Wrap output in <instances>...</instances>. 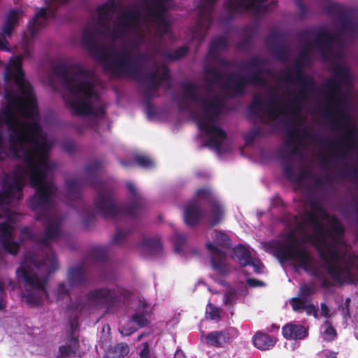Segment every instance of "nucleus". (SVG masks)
<instances>
[{"mask_svg":"<svg viewBox=\"0 0 358 358\" xmlns=\"http://www.w3.org/2000/svg\"><path fill=\"white\" fill-rule=\"evenodd\" d=\"M117 299L116 290L108 287H100L90 291L86 294L84 302L77 301L72 306L75 311L80 313L102 308H108L112 306Z\"/></svg>","mask_w":358,"mask_h":358,"instance_id":"a211bd4d","label":"nucleus"},{"mask_svg":"<svg viewBox=\"0 0 358 358\" xmlns=\"http://www.w3.org/2000/svg\"><path fill=\"white\" fill-rule=\"evenodd\" d=\"M196 196L198 199L205 200L210 205L213 204L214 202L217 201L211 190L208 188L198 189L196 192Z\"/></svg>","mask_w":358,"mask_h":358,"instance_id":"09e8293b","label":"nucleus"},{"mask_svg":"<svg viewBox=\"0 0 358 358\" xmlns=\"http://www.w3.org/2000/svg\"><path fill=\"white\" fill-rule=\"evenodd\" d=\"M270 52L275 59L281 62L287 61L289 55V48L285 44L271 46Z\"/></svg>","mask_w":358,"mask_h":358,"instance_id":"37998d69","label":"nucleus"},{"mask_svg":"<svg viewBox=\"0 0 358 358\" xmlns=\"http://www.w3.org/2000/svg\"><path fill=\"white\" fill-rule=\"evenodd\" d=\"M333 77L328 78L323 84L327 99L324 115L334 117L332 125L345 131L341 142L324 141V146L329 150H336V157H345L355 147L357 128L350 124V117L344 106L347 104L348 96L342 92L344 86L349 85L350 73L348 67L336 64L332 68Z\"/></svg>","mask_w":358,"mask_h":358,"instance_id":"7ed1b4c3","label":"nucleus"},{"mask_svg":"<svg viewBox=\"0 0 358 358\" xmlns=\"http://www.w3.org/2000/svg\"><path fill=\"white\" fill-rule=\"evenodd\" d=\"M206 247L210 253V264L213 268L219 274H227L229 269L225 264L227 253L212 243H207Z\"/></svg>","mask_w":358,"mask_h":358,"instance_id":"b1692460","label":"nucleus"},{"mask_svg":"<svg viewBox=\"0 0 358 358\" xmlns=\"http://www.w3.org/2000/svg\"><path fill=\"white\" fill-rule=\"evenodd\" d=\"M5 80L6 82L13 80L23 96H27L31 94L32 87L24 78L22 56L18 55L10 60V66L6 69Z\"/></svg>","mask_w":358,"mask_h":358,"instance_id":"6ab92c4d","label":"nucleus"},{"mask_svg":"<svg viewBox=\"0 0 358 358\" xmlns=\"http://www.w3.org/2000/svg\"><path fill=\"white\" fill-rule=\"evenodd\" d=\"M95 220V215L93 211H91L86 216L83 217V225L85 227H90Z\"/></svg>","mask_w":358,"mask_h":358,"instance_id":"69168bd1","label":"nucleus"},{"mask_svg":"<svg viewBox=\"0 0 358 358\" xmlns=\"http://www.w3.org/2000/svg\"><path fill=\"white\" fill-rule=\"evenodd\" d=\"M206 80L210 83V85L219 83L222 78V71L216 67H208L204 69Z\"/></svg>","mask_w":358,"mask_h":358,"instance_id":"c03bdc74","label":"nucleus"},{"mask_svg":"<svg viewBox=\"0 0 358 358\" xmlns=\"http://www.w3.org/2000/svg\"><path fill=\"white\" fill-rule=\"evenodd\" d=\"M20 236L22 239H29L32 241H37L36 236L29 227H24L21 229Z\"/></svg>","mask_w":358,"mask_h":358,"instance_id":"bf43d9fd","label":"nucleus"},{"mask_svg":"<svg viewBox=\"0 0 358 358\" xmlns=\"http://www.w3.org/2000/svg\"><path fill=\"white\" fill-rule=\"evenodd\" d=\"M132 7L134 9H128L122 15L117 17V23L122 30L129 31L137 25L141 17V13L136 6Z\"/></svg>","mask_w":358,"mask_h":358,"instance_id":"cd10ccee","label":"nucleus"},{"mask_svg":"<svg viewBox=\"0 0 358 358\" xmlns=\"http://www.w3.org/2000/svg\"><path fill=\"white\" fill-rule=\"evenodd\" d=\"M325 324L327 325V327L326 328L324 332V340L328 342L332 341L337 336L336 331L332 327L329 321L327 320L325 322Z\"/></svg>","mask_w":358,"mask_h":358,"instance_id":"4d7b16f0","label":"nucleus"},{"mask_svg":"<svg viewBox=\"0 0 358 358\" xmlns=\"http://www.w3.org/2000/svg\"><path fill=\"white\" fill-rule=\"evenodd\" d=\"M232 257L237 259L241 267L251 264L250 259L252 258L250 250L242 244L234 248Z\"/></svg>","mask_w":358,"mask_h":358,"instance_id":"72a5a7b5","label":"nucleus"},{"mask_svg":"<svg viewBox=\"0 0 358 358\" xmlns=\"http://www.w3.org/2000/svg\"><path fill=\"white\" fill-rule=\"evenodd\" d=\"M220 310L219 308H217L212 305H209V310L208 311V314L209 318L210 320H217L220 319Z\"/></svg>","mask_w":358,"mask_h":358,"instance_id":"0e129e2a","label":"nucleus"},{"mask_svg":"<svg viewBox=\"0 0 358 358\" xmlns=\"http://www.w3.org/2000/svg\"><path fill=\"white\" fill-rule=\"evenodd\" d=\"M344 233L345 229L339 221L334 222L331 231L328 230L329 238L331 239L330 242H328L329 244H331L336 250H338L336 245L343 236Z\"/></svg>","mask_w":358,"mask_h":358,"instance_id":"e433bc0d","label":"nucleus"},{"mask_svg":"<svg viewBox=\"0 0 358 358\" xmlns=\"http://www.w3.org/2000/svg\"><path fill=\"white\" fill-rule=\"evenodd\" d=\"M314 233L307 234L308 240L312 241L318 252L319 257L327 266L328 274L337 282L342 285L345 278L352 277L350 263L341 266L343 256L338 250H336L329 244L328 230L325 229L323 223L318 220L314 224Z\"/></svg>","mask_w":358,"mask_h":358,"instance_id":"6e6552de","label":"nucleus"},{"mask_svg":"<svg viewBox=\"0 0 358 358\" xmlns=\"http://www.w3.org/2000/svg\"><path fill=\"white\" fill-rule=\"evenodd\" d=\"M134 160L138 166L144 169L151 168L155 164L153 160L146 155H136Z\"/></svg>","mask_w":358,"mask_h":358,"instance_id":"3c124183","label":"nucleus"},{"mask_svg":"<svg viewBox=\"0 0 358 358\" xmlns=\"http://www.w3.org/2000/svg\"><path fill=\"white\" fill-rule=\"evenodd\" d=\"M294 305H291L293 311L299 313L301 310H305L308 315H313L315 318L318 317V308L313 303L304 302L299 303V301L295 300Z\"/></svg>","mask_w":358,"mask_h":358,"instance_id":"ea45409f","label":"nucleus"},{"mask_svg":"<svg viewBox=\"0 0 358 358\" xmlns=\"http://www.w3.org/2000/svg\"><path fill=\"white\" fill-rule=\"evenodd\" d=\"M219 0H200L197 6L201 18H205L210 26L212 22V13ZM267 0H227L223 3V8L228 19H234L238 14L249 11L258 12L261 4Z\"/></svg>","mask_w":358,"mask_h":358,"instance_id":"4468645a","label":"nucleus"},{"mask_svg":"<svg viewBox=\"0 0 358 358\" xmlns=\"http://www.w3.org/2000/svg\"><path fill=\"white\" fill-rule=\"evenodd\" d=\"M46 273H48L46 271ZM17 275L22 278L25 290L28 292L25 296L27 304L39 306L42 297L47 295L46 285L48 281L47 275L39 278L29 265H23L16 271Z\"/></svg>","mask_w":358,"mask_h":358,"instance_id":"2eb2a0df","label":"nucleus"},{"mask_svg":"<svg viewBox=\"0 0 358 358\" xmlns=\"http://www.w3.org/2000/svg\"><path fill=\"white\" fill-rule=\"evenodd\" d=\"M138 330L131 320L119 329L120 334L124 336H129Z\"/></svg>","mask_w":358,"mask_h":358,"instance_id":"13d9d810","label":"nucleus"},{"mask_svg":"<svg viewBox=\"0 0 358 358\" xmlns=\"http://www.w3.org/2000/svg\"><path fill=\"white\" fill-rule=\"evenodd\" d=\"M69 323L70 326V335L68 342L70 343V345H61L59 348V355L57 356V358H66L71 353L76 354L79 346L78 340L74 336V331L78 327V315L74 318H70Z\"/></svg>","mask_w":358,"mask_h":358,"instance_id":"393cba45","label":"nucleus"},{"mask_svg":"<svg viewBox=\"0 0 358 358\" xmlns=\"http://www.w3.org/2000/svg\"><path fill=\"white\" fill-rule=\"evenodd\" d=\"M358 173V170L356 169H351L347 164H344V166L342 169L339 171V174L342 177L345 176H357Z\"/></svg>","mask_w":358,"mask_h":358,"instance_id":"e2e57ef3","label":"nucleus"},{"mask_svg":"<svg viewBox=\"0 0 358 358\" xmlns=\"http://www.w3.org/2000/svg\"><path fill=\"white\" fill-rule=\"evenodd\" d=\"M19 20L18 12L16 10H12L8 14L5 24L2 27V33L6 36H10L17 24Z\"/></svg>","mask_w":358,"mask_h":358,"instance_id":"4c0bfd02","label":"nucleus"},{"mask_svg":"<svg viewBox=\"0 0 358 358\" xmlns=\"http://www.w3.org/2000/svg\"><path fill=\"white\" fill-rule=\"evenodd\" d=\"M14 227L7 222L0 223V243L3 250L11 255H16L20 249V244L12 241Z\"/></svg>","mask_w":358,"mask_h":358,"instance_id":"5701e85b","label":"nucleus"},{"mask_svg":"<svg viewBox=\"0 0 358 358\" xmlns=\"http://www.w3.org/2000/svg\"><path fill=\"white\" fill-rule=\"evenodd\" d=\"M200 105L204 114L203 117L197 121L199 129L206 135L227 137L226 131L215 124L217 120L220 111L224 106V100L216 96L209 101L205 99Z\"/></svg>","mask_w":358,"mask_h":358,"instance_id":"f3484780","label":"nucleus"},{"mask_svg":"<svg viewBox=\"0 0 358 358\" xmlns=\"http://www.w3.org/2000/svg\"><path fill=\"white\" fill-rule=\"evenodd\" d=\"M72 67L76 71L71 73L66 63L61 62L53 66L54 73L63 79L64 85L73 96L67 102V105L79 116L94 115L90 99L94 96V85L90 80L80 81V78H91L93 72L82 68L78 64Z\"/></svg>","mask_w":358,"mask_h":358,"instance_id":"423d86ee","label":"nucleus"},{"mask_svg":"<svg viewBox=\"0 0 358 358\" xmlns=\"http://www.w3.org/2000/svg\"><path fill=\"white\" fill-rule=\"evenodd\" d=\"M181 86L182 87L184 99L178 101H177L176 96H174L172 99L173 102L177 103L178 108L180 111L189 110V106L185 102L187 99L193 100L199 104H201L206 99L203 96L197 93L198 87L194 83L184 82L182 83Z\"/></svg>","mask_w":358,"mask_h":358,"instance_id":"4be33fe9","label":"nucleus"},{"mask_svg":"<svg viewBox=\"0 0 358 358\" xmlns=\"http://www.w3.org/2000/svg\"><path fill=\"white\" fill-rule=\"evenodd\" d=\"M23 183L21 178L15 175L12 178L6 179L2 182L0 190V203L7 204L14 199L22 198Z\"/></svg>","mask_w":358,"mask_h":358,"instance_id":"aec40b11","label":"nucleus"},{"mask_svg":"<svg viewBox=\"0 0 358 358\" xmlns=\"http://www.w3.org/2000/svg\"><path fill=\"white\" fill-rule=\"evenodd\" d=\"M189 52V48L186 45H182L176 50L166 54V57L171 61H176L184 57Z\"/></svg>","mask_w":358,"mask_h":358,"instance_id":"8fccbe9b","label":"nucleus"},{"mask_svg":"<svg viewBox=\"0 0 358 358\" xmlns=\"http://www.w3.org/2000/svg\"><path fill=\"white\" fill-rule=\"evenodd\" d=\"M186 243V238L184 235L176 234L173 236L174 250L177 253L182 251L183 247Z\"/></svg>","mask_w":358,"mask_h":358,"instance_id":"5fc2aeb1","label":"nucleus"},{"mask_svg":"<svg viewBox=\"0 0 358 358\" xmlns=\"http://www.w3.org/2000/svg\"><path fill=\"white\" fill-rule=\"evenodd\" d=\"M234 333H235L234 329L214 331L208 333L206 336L205 340L209 345L222 348L225 344L229 343L231 341Z\"/></svg>","mask_w":358,"mask_h":358,"instance_id":"a878e982","label":"nucleus"},{"mask_svg":"<svg viewBox=\"0 0 358 358\" xmlns=\"http://www.w3.org/2000/svg\"><path fill=\"white\" fill-rule=\"evenodd\" d=\"M141 358H150V346L147 342L143 343V349L140 352Z\"/></svg>","mask_w":358,"mask_h":358,"instance_id":"774afa93","label":"nucleus"},{"mask_svg":"<svg viewBox=\"0 0 358 358\" xmlns=\"http://www.w3.org/2000/svg\"><path fill=\"white\" fill-rule=\"evenodd\" d=\"M141 83L143 84L145 87V90L143 92V96L146 98L148 101H150L154 96V94L159 90L161 83H159V81L143 82Z\"/></svg>","mask_w":358,"mask_h":358,"instance_id":"de8ad7c7","label":"nucleus"},{"mask_svg":"<svg viewBox=\"0 0 358 358\" xmlns=\"http://www.w3.org/2000/svg\"><path fill=\"white\" fill-rule=\"evenodd\" d=\"M203 213L197 199L190 201L185 209L184 222L189 227L196 226L203 217Z\"/></svg>","mask_w":358,"mask_h":358,"instance_id":"bb28decb","label":"nucleus"},{"mask_svg":"<svg viewBox=\"0 0 358 358\" xmlns=\"http://www.w3.org/2000/svg\"><path fill=\"white\" fill-rule=\"evenodd\" d=\"M216 60L221 66L231 68L236 66V64L233 61L227 60L224 58L220 57L219 55L217 57V59H214Z\"/></svg>","mask_w":358,"mask_h":358,"instance_id":"338daca9","label":"nucleus"},{"mask_svg":"<svg viewBox=\"0 0 358 358\" xmlns=\"http://www.w3.org/2000/svg\"><path fill=\"white\" fill-rule=\"evenodd\" d=\"M266 63V61L259 55H254L248 62H241L239 68L242 70L251 71V73L247 76H239L233 82V86L230 85V78L228 77L223 83V90L231 96H242L245 93L248 85H265L266 80L262 74L270 72V69L262 68Z\"/></svg>","mask_w":358,"mask_h":358,"instance_id":"9b49d317","label":"nucleus"},{"mask_svg":"<svg viewBox=\"0 0 358 358\" xmlns=\"http://www.w3.org/2000/svg\"><path fill=\"white\" fill-rule=\"evenodd\" d=\"M47 20V8L44 7L41 8L28 24V30L31 36L34 37L36 35L38 28L43 27L46 25Z\"/></svg>","mask_w":358,"mask_h":358,"instance_id":"2f4dec72","label":"nucleus"},{"mask_svg":"<svg viewBox=\"0 0 358 358\" xmlns=\"http://www.w3.org/2000/svg\"><path fill=\"white\" fill-rule=\"evenodd\" d=\"M108 257V250L106 247L98 246L92 248L89 253L88 257L94 262H104Z\"/></svg>","mask_w":358,"mask_h":358,"instance_id":"79ce46f5","label":"nucleus"},{"mask_svg":"<svg viewBox=\"0 0 358 358\" xmlns=\"http://www.w3.org/2000/svg\"><path fill=\"white\" fill-rule=\"evenodd\" d=\"M312 51V44L310 43H306L295 60L294 71L288 69L282 74L281 80L290 83H296L300 90L297 94H294L291 102L287 104L283 110H280L278 106H273L275 99L278 96L279 90L277 87H271L269 90L268 107L265 113L271 120H275L280 112L285 111L294 116H298L301 111V103L307 101L315 90V78L303 70V65L310 60Z\"/></svg>","mask_w":358,"mask_h":358,"instance_id":"39448f33","label":"nucleus"},{"mask_svg":"<svg viewBox=\"0 0 358 358\" xmlns=\"http://www.w3.org/2000/svg\"><path fill=\"white\" fill-rule=\"evenodd\" d=\"M51 144L46 138L41 140V145L24 150L20 159L25 163L30 175V185L36 189V194L29 200L31 209L36 211L37 221L47 220L53 206V196L56 187L45 182L50 169L49 151Z\"/></svg>","mask_w":358,"mask_h":358,"instance_id":"20e7f679","label":"nucleus"},{"mask_svg":"<svg viewBox=\"0 0 358 358\" xmlns=\"http://www.w3.org/2000/svg\"><path fill=\"white\" fill-rule=\"evenodd\" d=\"M7 105L0 112V128L4 123L11 132L9 138L10 150L16 159L24 155L26 143L31 148L41 145L42 128L37 111V101L31 98L24 100L12 92L5 95Z\"/></svg>","mask_w":358,"mask_h":358,"instance_id":"f03ea898","label":"nucleus"},{"mask_svg":"<svg viewBox=\"0 0 358 358\" xmlns=\"http://www.w3.org/2000/svg\"><path fill=\"white\" fill-rule=\"evenodd\" d=\"M131 322H133L138 329L146 327L149 324L147 313L144 311L135 313L131 317Z\"/></svg>","mask_w":358,"mask_h":358,"instance_id":"49530a36","label":"nucleus"},{"mask_svg":"<svg viewBox=\"0 0 358 358\" xmlns=\"http://www.w3.org/2000/svg\"><path fill=\"white\" fill-rule=\"evenodd\" d=\"M117 5L113 0L106 3L97 8L99 15V25L101 28L93 27L86 28L83 30L81 36L82 43L94 58L99 59L102 64L107 62L110 58L106 47L101 45L97 43V38L103 36L108 27L105 24L110 21L112 13L115 10Z\"/></svg>","mask_w":358,"mask_h":358,"instance_id":"9d476101","label":"nucleus"},{"mask_svg":"<svg viewBox=\"0 0 358 358\" xmlns=\"http://www.w3.org/2000/svg\"><path fill=\"white\" fill-rule=\"evenodd\" d=\"M252 343L260 350H267L276 343V339L262 331H257L252 337Z\"/></svg>","mask_w":358,"mask_h":358,"instance_id":"c756f323","label":"nucleus"},{"mask_svg":"<svg viewBox=\"0 0 358 358\" xmlns=\"http://www.w3.org/2000/svg\"><path fill=\"white\" fill-rule=\"evenodd\" d=\"M130 231H122L119 227L116 228V233L113 238L112 243L115 245H120L127 238Z\"/></svg>","mask_w":358,"mask_h":358,"instance_id":"864d4df0","label":"nucleus"},{"mask_svg":"<svg viewBox=\"0 0 358 358\" xmlns=\"http://www.w3.org/2000/svg\"><path fill=\"white\" fill-rule=\"evenodd\" d=\"M210 206L211 208L209 213V225L210 227H214L222 221L224 216V210L218 201Z\"/></svg>","mask_w":358,"mask_h":358,"instance_id":"c9c22d12","label":"nucleus"},{"mask_svg":"<svg viewBox=\"0 0 358 358\" xmlns=\"http://www.w3.org/2000/svg\"><path fill=\"white\" fill-rule=\"evenodd\" d=\"M208 139L205 142L203 146H207L215 150H220L222 145V142L220 140H224L227 137L217 136L214 135H208Z\"/></svg>","mask_w":358,"mask_h":358,"instance_id":"603ef678","label":"nucleus"},{"mask_svg":"<svg viewBox=\"0 0 358 358\" xmlns=\"http://www.w3.org/2000/svg\"><path fill=\"white\" fill-rule=\"evenodd\" d=\"M287 138L285 141V145L287 147H292L290 155H287L285 150H280L278 153V157L282 161V169L284 176L289 181L296 183H301L305 178L309 174L310 171L308 170H301L298 175H296L294 171V167L292 163V155L298 152V148L295 145V141H301L304 137L307 136L309 133L306 129L302 130V135L299 134V129L294 131L288 130L287 131Z\"/></svg>","mask_w":358,"mask_h":358,"instance_id":"dca6fc26","label":"nucleus"},{"mask_svg":"<svg viewBox=\"0 0 358 358\" xmlns=\"http://www.w3.org/2000/svg\"><path fill=\"white\" fill-rule=\"evenodd\" d=\"M244 35L236 44V48L241 51H247L250 48L252 40L254 36L251 27H246L243 29Z\"/></svg>","mask_w":358,"mask_h":358,"instance_id":"a19ab883","label":"nucleus"},{"mask_svg":"<svg viewBox=\"0 0 358 358\" xmlns=\"http://www.w3.org/2000/svg\"><path fill=\"white\" fill-rule=\"evenodd\" d=\"M40 222H45L47 224L45 236L38 241V243L45 247V249L41 250L42 258L38 259L36 255H28L25 257V261L36 268L45 266L48 273L50 274L58 268V262L56 254L51 248L49 241L56 240L60 236L61 222L58 219L52 218L51 215H49L48 219Z\"/></svg>","mask_w":358,"mask_h":358,"instance_id":"ddd939ff","label":"nucleus"},{"mask_svg":"<svg viewBox=\"0 0 358 358\" xmlns=\"http://www.w3.org/2000/svg\"><path fill=\"white\" fill-rule=\"evenodd\" d=\"M262 135V130L259 127L252 128L244 137L247 145H252L255 138Z\"/></svg>","mask_w":358,"mask_h":358,"instance_id":"6e6d98bb","label":"nucleus"},{"mask_svg":"<svg viewBox=\"0 0 358 358\" xmlns=\"http://www.w3.org/2000/svg\"><path fill=\"white\" fill-rule=\"evenodd\" d=\"M114 351L119 357H124L128 355L129 348L126 343H120L115 346Z\"/></svg>","mask_w":358,"mask_h":358,"instance_id":"052dcab7","label":"nucleus"},{"mask_svg":"<svg viewBox=\"0 0 358 358\" xmlns=\"http://www.w3.org/2000/svg\"><path fill=\"white\" fill-rule=\"evenodd\" d=\"M229 46L228 40L226 36H220L210 41L208 50V55L213 59H217L220 52L226 50Z\"/></svg>","mask_w":358,"mask_h":358,"instance_id":"f704fd0d","label":"nucleus"},{"mask_svg":"<svg viewBox=\"0 0 358 358\" xmlns=\"http://www.w3.org/2000/svg\"><path fill=\"white\" fill-rule=\"evenodd\" d=\"M69 283L71 287H79L87 283L83 265L80 264L69 269Z\"/></svg>","mask_w":358,"mask_h":358,"instance_id":"473e14b6","label":"nucleus"},{"mask_svg":"<svg viewBox=\"0 0 358 358\" xmlns=\"http://www.w3.org/2000/svg\"><path fill=\"white\" fill-rule=\"evenodd\" d=\"M103 165V162L98 159L89 162L85 168V181L78 178L66 180V197L71 201L79 200L81 198V187L88 185L98 191L94 206L98 213L104 217L117 220L127 215L136 218L143 215L146 209V202L131 182L127 183V187L131 194L129 203L123 207L117 206L114 189L107 186L99 178Z\"/></svg>","mask_w":358,"mask_h":358,"instance_id":"f257e3e1","label":"nucleus"},{"mask_svg":"<svg viewBox=\"0 0 358 358\" xmlns=\"http://www.w3.org/2000/svg\"><path fill=\"white\" fill-rule=\"evenodd\" d=\"M282 334L286 339L302 340L306 338L308 331L301 324H287L282 327Z\"/></svg>","mask_w":358,"mask_h":358,"instance_id":"c85d7f7f","label":"nucleus"},{"mask_svg":"<svg viewBox=\"0 0 358 358\" xmlns=\"http://www.w3.org/2000/svg\"><path fill=\"white\" fill-rule=\"evenodd\" d=\"M237 293L234 289L228 290L224 294V303L227 305H232L236 299Z\"/></svg>","mask_w":358,"mask_h":358,"instance_id":"680f3d73","label":"nucleus"},{"mask_svg":"<svg viewBox=\"0 0 358 358\" xmlns=\"http://www.w3.org/2000/svg\"><path fill=\"white\" fill-rule=\"evenodd\" d=\"M214 232L215 234V242L217 245L224 249L231 248L232 243L230 237L226 233L217 230H215Z\"/></svg>","mask_w":358,"mask_h":358,"instance_id":"a18cd8bd","label":"nucleus"},{"mask_svg":"<svg viewBox=\"0 0 358 358\" xmlns=\"http://www.w3.org/2000/svg\"><path fill=\"white\" fill-rule=\"evenodd\" d=\"M316 292V287L314 284L303 283L299 288L298 296L289 299L290 306L292 304L294 305V301L297 299L299 301V303L309 302Z\"/></svg>","mask_w":358,"mask_h":358,"instance_id":"7c9ffc66","label":"nucleus"},{"mask_svg":"<svg viewBox=\"0 0 358 358\" xmlns=\"http://www.w3.org/2000/svg\"><path fill=\"white\" fill-rule=\"evenodd\" d=\"M298 241L299 239L292 234H289L285 241H278L273 246L278 260L280 263L294 261L303 270L310 273L316 278L322 287L328 288L333 286L332 282L319 268L314 266V259L308 250L298 247L295 244Z\"/></svg>","mask_w":358,"mask_h":358,"instance_id":"1a4fd4ad","label":"nucleus"},{"mask_svg":"<svg viewBox=\"0 0 358 358\" xmlns=\"http://www.w3.org/2000/svg\"><path fill=\"white\" fill-rule=\"evenodd\" d=\"M325 12L340 22L338 31L336 34L326 30L311 29L301 30L297 34L300 41H306L310 36H315V42L322 55L331 50L332 43L338 41L342 34H345L352 38L358 36V20L355 17L351 9L344 8L337 3H331L326 6Z\"/></svg>","mask_w":358,"mask_h":358,"instance_id":"0eeeda50","label":"nucleus"},{"mask_svg":"<svg viewBox=\"0 0 358 358\" xmlns=\"http://www.w3.org/2000/svg\"><path fill=\"white\" fill-rule=\"evenodd\" d=\"M172 0H155V8L148 7V14L156 24L158 31L162 34H166L171 31V22L166 18L169 8L167 4Z\"/></svg>","mask_w":358,"mask_h":358,"instance_id":"412c9836","label":"nucleus"},{"mask_svg":"<svg viewBox=\"0 0 358 358\" xmlns=\"http://www.w3.org/2000/svg\"><path fill=\"white\" fill-rule=\"evenodd\" d=\"M141 245L144 247L152 255L160 253L162 250V242L158 237L144 238Z\"/></svg>","mask_w":358,"mask_h":358,"instance_id":"58836bf2","label":"nucleus"},{"mask_svg":"<svg viewBox=\"0 0 358 358\" xmlns=\"http://www.w3.org/2000/svg\"><path fill=\"white\" fill-rule=\"evenodd\" d=\"M103 64L105 71L118 78H131L138 83L158 82L157 71L147 73L143 78L141 66L131 61L129 52L124 50L118 51L114 58H109Z\"/></svg>","mask_w":358,"mask_h":358,"instance_id":"f8f14e48","label":"nucleus"}]
</instances>
